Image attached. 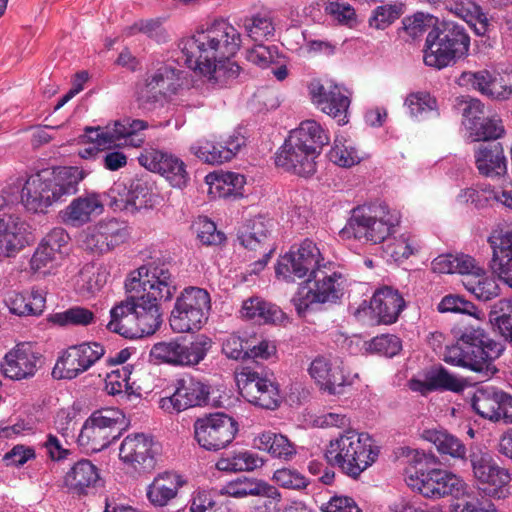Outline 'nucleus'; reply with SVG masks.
<instances>
[{"label":"nucleus","mask_w":512,"mask_h":512,"mask_svg":"<svg viewBox=\"0 0 512 512\" xmlns=\"http://www.w3.org/2000/svg\"><path fill=\"white\" fill-rule=\"evenodd\" d=\"M240 46L241 34L225 20L197 29L178 43L183 63L213 87H222L239 75L240 67L230 59Z\"/></svg>","instance_id":"1"},{"label":"nucleus","mask_w":512,"mask_h":512,"mask_svg":"<svg viewBox=\"0 0 512 512\" xmlns=\"http://www.w3.org/2000/svg\"><path fill=\"white\" fill-rule=\"evenodd\" d=\"M330 137L315 120H306L292 130L275 157L277 167L301 177L316 172V159Z\"/></svg>","instance_id":"2"},{"label":"nucleus","mask_w":512,"mask_h":512,"mask_svg":"<svg viewBox=\"0 0 512 512\" xmlns=\"http://www.w3.org/2000/svg\"><path fill=\"white\" fill-rule=\"evenodd\" d=\"M84 173L78 167L42 170L30 175L21 191V201L28 211L45 212L51 205L77 192Z\"/></svg>","instance_id":"3"},{"label":"nucleus","mask_w":512,"mask_h":512,"mask_svg":"<svg viewBox=\"0 0 512 512\" xmlns=\"http://www.w3.org/2000/svg\"><path fill=\"white\" fill-rule=\"evenodd\" d=\"M503 351V345L491 339L483 329L468 327L455 344L446 347L443 360L489 376L497 371L493 362Z\"/></svg>","instance_id":"4"},{"label":"nucleus","mask_w":512,"mask_h":512,"mask_svg":"<svg viewBox=\"0 0 512 512\" xmlns=\"http://www.w3.org/2000/svg\"><path fill=\"white\" fill-rule=\"evenodd\" d=\"M379 453V446L368 433L346 429L330 440L325 450V458L345 475L357 479L376 462Z\"/></svg>","instance_id":"5"},{"label":"nucleus","mask_w":512,"mask_h":512,"mask_svg":"<svg viewBox=\"0 0 512 512\" xmlns=\"http://www.w3.org/2000/svg\"><path fill=\"white\" fill-rule=\"evenodd\" d=\"M423 456V453L413 451L404 469V480L413 491L432 500L470 496V487L461 476L442 468L424 470Z\"/></svg>","instance_id":"6"},{"label":"nucleus","mask_w":512,"mask_h":512,"mask_svg":"<svg viewBox=\"0 0 512 512\" xmlns=\"http://www.w3.org/2000/svg\"><path fill=\"white\" fill-rule=\"evenodd\" d=\"M400 223L401 213L378 201L355 207L340 235L362 243L380 244L395 233Z\"/></svg>","instance_id":"7"},{"label":"nucleus","mask_w":512,"mask_h":512,"mask_svg":"<svg viewBox=\"0 0 512 512\" xmlns=\"http://www.w3.org/2000/svg\"><path fill=\"white\" fill-rule=\"evenodd\" d=\"M469 49L470 37L465 28L452 21H443L426 36L424 63L442 69L465 58Z\"/></svg>","instance_id":"8"},{"label":"nucleus","mask_w":512,"mask_h":512,"mask_svg":"<svg viewBox=\"0 0 512 512\" xmlns=\"http://www.w3.org/2000/svg\"><path fill=\"white\" fill-rule=\"evenodd\" d=\"M128 293L142 292L138 295L145 305L156 310L157 319L162 322L160 302L169 301L176 292V282L165 264L150 263L132 271L125 280Z\"/></svg>","instance_id":"9"},{"label":"nucleus","mask_w":512,"mask_h":512,"mask_svg":"<svg viewBox=\"0 0 512 512\" xmlns=\"http://www.w3.org/2000/svg\"><path fill=\"white\" fill-rule=\"evenodd\" d=\"M139 296L131 295L110 310L107 329L126 338L154 334L161 326L156 310Z\"/></svg>","instance_id":"10"},{"label":"nucleus","mask_w":512,"mask_h":512,"mask_svg":"<svg viewBox=\"0 0 512 512\" xmlns=\"http://www.w3.org/2000/svg\"><path fill=\"white\" fill-rule=\"evenodd\" d=\"M321 266L311 277L313 285L308 290L301 289L292 299L299 315H304L313 303H335L350 285L347 275L334 262L327 260Z\"/></svg>","instance_id":"11"},{"label":"nucleus","mask_w":512,"mask_h":512,"mask_svg":"<svg viewBox=\"0 0 512 512\" xmlns=\"http://www.w3.org/2000/svg\"><path fill=\"white\" fill-rule=\"evenodd\" d=\"M211 299L209 293L199 287H187L176 298L169 322L176 333L199 330L207 321Z\"/></svg>","instance_id":"12"},{"label":"nucleus","mask_w":512,"mask_h":512,"mask_svg":"<svg viewBox=\"0 0 512 512\" xmlns=\"http://www.w3.org/2000/svg\"><path fill=\"white\" fill-rule=\"evenodd\" d=\"M148 128L147 121L126 117L104 127H87L85 134L87 139L100 150L140 148L145 142V137L140 132Z\"/></svg>","instance_id":"13"},{"label":"nucleus","mask_w":512,"mask_h":512,"mask_svg":"<svg viewBox=\"0 0 512 512\" xmlns=\"http://www.w3.org/2000/svg\"><path fill=\"white\" fill-rule=\"evenodd\" d=\"M125 425L124 414L117 409L93 412L84 422L78 443L87 451L99 452L116 440Z\"/></svg>","instance_id":"14"},{"label":"nucleus","mask_w":512,"mask_h":512,"mask_svg":"<svg viewBox=\"0 0 512 512\" xmlns=\"http://www.w3.org/2000/svg\"><path fill=\"white\" fill-rule=\"evenodd\" d=\"M212 347V341L205 335H199L189 344L178 340L155 343L149 352L154 364H167L174 367H192L205 359Z\"/></svg>","instance_id":"15"},{"label":"nucleus","mask_w":512,"mask_h":512,"mask_svg":"<svg viewBox=\"0 0 512 512\" xmlns=\"http://www.w3.org/2000/svg\"><path fill=\"white\" fill-rule=\"evenodd\" d=\"M457 84L491 100L506 101L512 97V66L463 71L457 78Z\"/></svg>","instance_id":"16"},{"label":"nucleus","mask_w":512,"mask_h":512,"mask_svg":"<svg viewBox=\"0 0 512 512\" xmlns=\"http://www.w3.org/2000/svg\"><path fill=\"white\" fill-rule=\"evenodd\" d=\"M326 262L327 259L324 258L316 243L305 239L279 258L275 273L279 279L293 282L296 278L312 277L316 269H320L321 264Z\"/></svg>","instance_id":"17"},{"label":"nucleus","mask_w":512,"mask_h":512,"mask_svg":"<svg viewBox=\"0 0 512 512\" xmlns=\"http://www.w3.org/2000/svg\"><path fill=\"white\" fill-rule=\"evenodd\" d=\"M236 381L241 395L249 403L264 409H275L279 406V384L272 374L243 367L236 374Z\"/></svg>","instance_id":"18"},{"label":"nucleus","mask_w":512,"mask_h":512,"mask_svg":"<svg viewBox=\"0 0 512 512\" xmlns=\"http://www.w3.org/2000/svg\"><path fill=\"white\" fill-rule=\"evenodd\" d=\"M184 72L170 63H163L147 72L144 84L139 89L138 100L145 109L178 93L184 85Z\"/></svg>","instance_id":"19"},{"label":"nucleus","mask_w":512,"mask_h":512,"mask_svg":"<svg viewBox=\"0 0 512 512\" xmlns=\"http://www.w3.org/2000/svg\"><path fill=\"white\" fill-rule=\"evenodd\" d=\"M312 103L323 113L335 119L339 125L349 122L352 93L334 80H313L308 86Z\"/></svg>","instance_id":"20"},{"label":"nucleus","mask_w":512,"mask_h":512,"mask_svg":"<svg viewBox=\"0 0 512 512\" xmlns=\"http://www.w3.org/2000/svg\"><path fill=\"white\" fill-rule=\"evenodd\" d=\"M405 307V301L398 290L384 286L376 290L367 304L363 301L354 311V316L368 324H393Z\"/></svg>","instance_id":"21"},{"label":"nucleus","mask_w":512,"mask_h":512,"mask_svg":"<svg viewBox=\"0 0 512 512\" xmlns=\"http://www.w3.org/2000/svg\"><path fill=\"white\" fill-rule=\"evenodd\" d=\"M237 432V421L224 413L210 414L194 423L195 439L208 451L224 449L235 439Z\"/></svg>","instance_id":"22"},{"label":"nucleus","mask_w":512,"mask_h":512,"mask_svg":"<svg viewBox=\"0 0 512 512\" xmlns=\"http://www.w3.org/2000/svg\"><path fill=\"white\" fill-rule=\"evenodd\" d=\"M104 354L105 348L99 342L72 345L58 357L52 374L58 379H74L89 370Z\"/></svg>","instance_id":"23"},{"label":"nucleus","mask_w":512,"mask_h":512,"mask_svg":"<svg viewBox=\"0 0 512 512\" xmlns=\"http://www.w3.org/2000/svg\"><path fill=\"white\" fill-rule=\"evenodd\" d=\"M137 159L142 167L160 174L175 188L186 187L190 180L185 162L170 152L147 147L143 149Z\"/></svg>","instance_id":"24"},{"label":"nucleus","mask_w":512,"mask_h":512,"mask_svg":"<svg viewBox=\"0 0 512 512\" xmlns=\"http://www.w3.org/2000/svg\"><path fill=\"white\" fill-rule=\"evenodd\" d=\"M173 387L172 395L159 400V407L169 414H178L189 408L203 405L210 393L206 384L190 375L176 379Z\"/></svg>","instance_id":"25"},{"label":"nucleus","mask_w":512,"mask_h":512,"mask_svg":"<svg viewBox=\"0 0 512 512\" xmlns=\"http://www.w3.org/2000/svg\"><path fill=\"white\" fill-rule=\"evenodd\" d=\"M469 461L474 479L488 495L502 497L503 488L510 482V474L500 467L494 458L484 451L471 452Z\"/></svg>","instance_id":"26"},{"label":"nucleus","mask_w":512,"mask_h":512,"mask_svg":"<svg viewBox=\"0 0 512 512\" xmlns=\"http://www.w3.org/2000/svg\"><path fill=\"white\" fill-rule=\"evenodd\" d=\"M308 373L321 390L329 394L341 392L344 386L352 385L358 374L347 371L344 362L336 357L318 356L310 364Z\"/></svg>","instance_id":"27"},{"label":"nucleus","mask_w":512,"mask_h":512,"mask_svg":"<svg viewBox=\"0 0 512 512\" xmlns=\"http://www.w3.org/2000/svg\"><path fill=\"white\" fill-rule=\"evenodd\" d=\"M157 444L144 433L127 435L119 447V459L137 472H150L156 467Z\"/></svg>","instance_id":"28"},{"label":"nucleus","mask_w":512,"mask_h":512,"mask_svg":"<svg viewBox=\"0 0 512 512\" xmlns=\"http://www.w3.org/2000/svg\"><path fill=\"white\" fill-rule=\"evenodd\" d=\"M472 409L491 422L512 423V396L492 386L477 388L471 398Z\"/></svg>","instance_id":"29"},{"label":"nucleus","mask_w":512,"mask_h":512,"mask_svg":"<svg viewBox=\"0 0 512 512\" xmlns=\"http://www.w3.org/2000/svg\"><path fill=\"white\" fill-rule=\"evenodd\" d=\"M129 236L128 225L123 221L112 218L102 220L89 227L85 233L83 245L92 252L103 254L125 243Z\"/></svg>","instance_id":"30"},{"label":"nucleus","mask_w":512,"mask_h":512,"mask_svg":"<svg viewBox=\"0 0 512 512\" xmlns=\"http://www.w3.org/2000/svg\"><path fill=\"white\" fill-rule=\"evenodd\" d=\"M28 228L17 215H0V261L15 257L28 244Z\"/></svg>","instance_id":"31"},{"label":"nucleus","mask_w":512,"mask_h":512,"mask_svg":"<svg viewBox=\"0 0 512 512\" xmlns=\"http://www.w3.org/2000/svg\"><path fill=\"white\" fill-rule=\"evenodd\" d=\"M38 356L29 343L17 344L6 353L1 362L4 376L12 380H22L34 376L37 371Z\"/></svg>","instance_id":"32"},{"label":"nucleus","mask_w":512,"mask_h":512,"mask_svg":"<svg viewBox=\"0 0 512 512\" xmlns=\"http://www.w3.org/2000/svg\"><path fill=\"white\" fill-rule=\"evenodd\" d=\"M272 223L263 216L247 220L237 232L240 244L248 250L272 254L275 250L270 238Z\"/></svg>","instance_id":"33"},{"label":"nucleus","mask_w":512,"mask_h":512,"mask_svg":"<svg viewBox=\"0 0 512 512\" xmlns=\"http://www.w3.org/2000/svg\"><path fill=\"white\" fill-rule=\"evenodd\" d=\"M103 209L104 203L101 196L96 193H88L75 198L62 210L61 218L65 224L79 227L90 222L93 217L100 215Z\"/></svg>","instance_id":"34"},{"label":"nucleus","mask_w":512,"mask_h":512,"mask_svg":"<svg viewBox=\"0 0 512 512\" xmlns=\"http://www.w3.org/2000/svg\"><path fill=\"white\" fill-rule=\"evenodd\" d=\"M184 478L171 471L157 474L146 488V497L154 507H165L178 495V491L185 485Z\"/></svg>","instance_id":"35"},{"label":"nucleus","mask_w":512,"mask_h":512,"mask_svg":"<svg viewBox=\"0 0 512 512\" xmlns=\"http://www.w3.org/2000/svg\"><path fill=\"white\" fill-rule=\"evenodd\" d=\"M478 172L486 177L500 178L507 173V158L500 143L480 144L474 151Z\"/></svg>","instance_id":"36"},{"label":"nucleus","mask_w":512,"mask_h":512,"mask_svg":"<svg viewBox=\"0 0 512 512\" xmlns=\"http://www.w3.org/2000/svg\"><path fill=\"white\" fill-rule=\"evenodd\" d=\"M421 438L431 443L443 457L459 461L467 460V448L463 441L442 427L423 429Z\"/></svg>","instance_id":"37"},{"label":"nucleus","mask_w":512,"mask_h":512,"mask_svg":"<svg viewBox=\"0 0 512 512\" xmlns=\"http://www.w3.org/2000/svg\"><path fill=\"white\" fill-rule=\"evenodd\" d=\"M487 241L492 250L489 263L492 273L506 274L512 271V227L493 230Z\"/></svg>","instance_id":"38"},{"label":"nucleus","mask_w":512,"mask_h":512,"mask_svg":"<svg viewBox=\"0 0 512 512\" xmlns=\"http://www.w3.org/2000/svg\"><path fill=\"white\" fill-rule=\"evenodd\" d=\"M205 183L212 198H228L243 195L246 179L236 172H213L206 175Z\"/></svg>","instance_id":"39"},{"label":"nucleus","mask_w":512,"mask_h":512,"mask_svg":"<svg viewBox=\"0 0 512 512\" xmlns=\"http://www.w3.org/2000/svg\"><path fill=\"white\" fill-rule=\"evenodd\" d=\"M5 304L9 311L18 316L40 315L46 303L45 293L42 290L27 292H8Z\"/></svg>","instance_id":"40"},{"label":"nucleus","mask_w":512,"mask_h":512,"mask_svg":"<svg viewBox=\"0 0 512 512\" xmlns=\"http://www.w3.org/2000/svg\"><path fill=\"white\" fill-rule=\"evenodd\" d=\"M253 446L271 457L290 460L296 454L295 445L283 434L264 431L253 439Z\"/></svg>","instance_id":"41"},{"label":"nucleus","mask_w":512,"mask_h":512,"mask_svg":"<svg viewBox=\"0 0 512 512\" xmlns=\"http://www.w3.org/2000/svg\"><path fill=\"white\" fill-rule=\"evenodd\" d=\"M98 480L97 467L89 460H80L65 474L64 485L73 493L84 494L87 488L94 486Z\"/></svg>","instance_id":"42"},{"label":"nucleus","mask_w":512,"mask_h":512,"mask_svg":"<svg viewBox=\"0 0 512 512\" xmlns=\"http://www.w3.org/2000/svg\"><path fill=\"white\" fill-rule=\"evenodd\" d=\"M447 7L451 13L467 22L477 35L483 36L489 31L487 15L472 0H454Z\"/></svg>","instance_id":"43"},{"label":"nucleus","mask_w":512,"mask_h":512,"mask_svg":"<svg viewBox=\"0 0 512 512\" xmlns=\"http://www.w3.org/2000/svg\"><path fill=\"white\" fill-rule=\"evenodd\" d=\"M410 387L421 393L438 389L460 392L464 388V383L445 368L438 367L427 373L425 382L412 381Z\"/></svg>","instance_id":"44"},{"label":"nucleus","mask_w":512,"mask_h":512,"mask_svg":"<svg viewBox=\"0 0 512 512\" xmlns=\"http://www.w3.org/2000/svg\"><path fill=\"white\" fill-rule=\"evenodd\" d=\"M241 313L243 317L259 323L277 324L285 320V314L278 306L257 297L244 301Z\"/></svg>","instance_id":"45"},{"label":"nucleus","mask_w":512,"mask_h":512,"mask_svg":"<svg viewBox=\"0 0 512 512\" xmlns=\"http://www.w3.org/2000/svg\"><path fill=\"white\" fill-rule=\"evenodd\" d=\"M431 269L439 274L458 273L465 275L471 271H480L479 263L470 255L444 254L436 257L431 263Z\"/></svg>","instance_id":"46"},{"label":"nucleus","mask_w":512,"mask_h":512,"mask_svg":"<svg viewBox=\"0 0 512 512\" xmlns=\"http://www.w3.org/2000/svg\"><path fill=\"white\" fill-rule=\"evenodd\" d=\"M480 271H471L463 281L464 287L481 301H489L499 295V286L496 280L488 276L484 268L479 264Z\"/></svg>","instance_id":"47"},{"label":"nucleus","mask_w":512,"mask_h":512,"mask_svg":"<svg viewBox=\"0 0 512 512\" xmlns=\"http://www.w3.org/2000/svg\"><path fill=\"white\" fill-rule=\"evenodd\" d=\"M421 249V241L417 235L404 232L394 238L386 247V253L395 261L403 262Z\"/></svg>","instance_id":"48"},{"label":"nucleus","mask_w":512,"mask_h":512,"mask_svg":"<svg viewBox=\"0 0 512 512\" xmlns=\"http://www.w3.org/2000/svg\"><path fill=\"white\" fill-rule=\"evenodd\" d=\"M110 270L106 265H85L79 274L78 284L87 294L99 292L109 281Z\"/></svg>","instance_id":"49"},{"label":"nucleus","mask_w":512,"mask_h":512,"mask_svg":"<svg viewBox=\"0 0 512 512\" xmlns=\"http://www.w3.org/2000/svg\"><path fill=\"white\" fill-rule=\"evenodd\" d=\"M329 157L340 167H352L360 163L363 158L353 142L343 136H336Z\"/></svg>","instance_id":"50"},{"label":"nucleus","mask_w":512,"mask_h":512,"mask_svg":"<svg viewBox=\"0 0 512 512\" xmlns=\"http://www.w3.org/2000/svg\"><path fill=\"white\" fill-rule=\"evenodd\" d=\"M244 28L249 38L262 42L274 36L275 27L269 12H261L244 20Z\"/></svg>","instance_id":"51"},{"label":"nucleus","mask_w":512,"mask_h":512,"mask_svg":"<svg viewBox=\"0 0 512 512\" xmlns=\"http://www.w3.org/2000/svg\"><path fill=\"white\" fill-rule=\"evenodd\" d=\"M49 320L60 327L88 326L95 322V315L85 307L74 306L65 311L52 314Z\"/></svg>","instance_id":"52"},{"label":"nucleus","mask_w":512,"mask_h":512,"mask_svg":"<svg viewBox=\"0 0 512 512\" xmlns=\"http://www.w3.org/2000/svg\"><path fill=\"white\" fill-rule=\"evenodd\" d=\"M131 371L127 366L112 370L105 378V390L109 395L120 396L128 399L132 395V387L129 385Z\"/></svg>","instance_id":"53"},{"label":"nucleus","mask_w":512,"mask_h":512,"mask_svg":"<svg viewBox=\"0 0 512 512\" xmlns=\"http://www.w3.org/2000/svg\"><path fill=\"white\" fill-rule=\"evenodd\" d=\"M410 115L417 119H424L429 114H437V102L427 92L410 93L405 100Z\"/></svg>","instance_id":"54"},{"label":"nucleus","mask_w":512,"mask_h":512,"mask_svg":"<svg viewBox=\"0 0 512 512\" xmlns=\"http://www.w3.org/2000/svg\"><path fill=\"white\" fill-rule=\"evenodd\" d=\"M490 322L496 325L501 335L512 343V301L499 300L490 312Z\"/></svg>","instance_id":"55"},{"label":"nucleus","mask_w":512,"mask_h":512,"mask_svg":"<svg viewBox=\"0 0 512 512\" xmlns=\"http://www.w3.org/2000/svg\"><path fill=\"white\" fill-rule=\"evenodd\" d=\"M265 482L261 480H256L247 477H241L236 480L227 482L220 489V493L222 495L234 497V498H244L249 495L255 496L261 490H259Z\"/></svg>","instance_id":"56"},{"label":"nucleus","mask_w":512,"mask_h":512,"mask_svg":"<svg viewBox=\"0 0 512 512\" xmlns=\"http://www.w3.org/2000/svg\"><path fill=\"white\" fill-rule=\"evenodd\" d=\"M221 146V144H216L214 141L202 139L193 144L190 147V151L204 163L212 165L222 164L227 161Z\"/></svg>","instance_id":"57"},{"label":"nucleus","mask_w":512,"mask_h":512,"mask_svg":"<svg viewBox=\"0 0 512 512\" xmlns=\"http://www.w3.org/2000/svg\"><path fill=\"white\" fill-rule=\"evenodd\" d=\"M259 490L261 492L255 495L259 498L253 502L251 512H279L281 493L278 489L265 482Z\"/></svg>","instance_id":"58"},{"label":"nucleus","mask_w":512,"mask_h":512,"mask_svg":"<svg viewBox=\"0 0 512 512\" xmlns=\"http://www.w3.org/2000/svg\"><path fill=\"white\" fill-rule=\"evenodd\" d=\"M433 19L431 15L422 12L405 17L402 21L403 26L401 32L404 34L402 37H405L407 40L417 39L433 24Z\"/></svg>","instance_id":"59"},{"label":"nucleus","mask_w":512,"mask_h":512,"mask_svg":"<svg viewBox=\"0 0 512 512\" xmlns=\"http://www.w3.org/2000/svg\"><path fill=\"white\" fill-rule=\"evenodd\" d=\"M505 129L502 120L499 117H491L484 119L481 123L474 126V130L470 131V137L473 141H487L498 139L503 136Z\"/></svg>","instance_id":"60"},{"label":"nucleus","mask_w":512,"mask_h":512,"mask_svg":"<svg viewBox=\"0 0 512 512\" xmlns=\"http://www.w3.org/2000/svg\"><path fill=\"white\" fill-rule=\"evenodd\" d=\"M273 481L282 488L301 490L308 486L307 478L294 468L277 469L272 477Z\"/></svg>","instance_id":"61"},{"label":"nucleus","mask_w":512,"mask_h":512,"mask_svg":"<svg viewBox=\"0 0 512 512\" xmlns=\"http://www.w3.org/2000/svg\"><path fill=\"white\" fill-rule=\"evenodd\" d=\"M279 53L275 46L257 44L246 53V59L261 68H267L271 64L278 63Z\"/></svg>","instance_id":"62"},{"label":"nucleus","mask_w":512,"mask_h":512,"mask_svg":"<svg viewBox=\"0 0 512 512\" xmlns=\"http://www.w3.org/2000/svg\"><path fill=\"white\" fill-rule=\"evenodd\" d=\"M401 348L402 345L400 338L390 334L377 336L368 344V349L371 352L379 353L386 357H393L397 355Z\"/></svg>","instance_id":"63"},{"label":"nucleus","mask_w":512,"mask_h":512,"mask_svg":"<svg viewBox=\"0 0 512 512\" xmlns=\"http://www.w3.org/2000/svg\"><path fill=\"white\" fill-rule=\"evenodd\" d=\"M401 15V9L397 5L378 6L369 19V25L375 29L383 30L396 21Z\"/></svg>","instance_id":"64"}]
</instances>
